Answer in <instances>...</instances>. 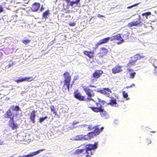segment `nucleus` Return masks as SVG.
I'll return each instance as SVG.
<instances>
[{
	"label": "nucleus",
	"mask_w": 157,
	"mask_h": 157,
	"mask_svg": "<svg viewBox=\"0 0 157 157\" xmlns=\"http://www.w3.org/2000/svg\"><path fill=\"white\" fill-rule=\"evenodd\" d=\"M3 10H0V13L2 12Z\"/></svg>",
	"instance_id": "obj_51"
},
{
	"label": "nucleus",
	"mask_w": 157,
	"mask_h": 157,
	"mask_svg": "<svg viewBox=\"0 0 157 157\" xmlns=\"http://www.w3.org/2000/svg\"><path fill=\"white\" fill-rule=\"evenodd\" d=\"M122 95L123 97L125 98H127V100H128L129 98H128V94L125 91H122Z\"/></svg>",
	"instance_id": "obj_29"
},
{
	"label": "nucleus",
	"mask_w": 157,
	"mask_h": 157,
	"mask_svg": "<svg viewBox=\"0 0 157 157\" xmlns=\"http://www.w3.org/2000/svg\"><path fill=\"white\" fill-rule=\"evenodd\" d=\"M141 21V16L140 15H138L136 21L128 23L127 26L128 27H130L133 26L140 25H142Z\"/></svg>",
	"instance_id": "obj_7"
},
{
	"label": "nucleus",
	"mask_w": 157,
	"mask_h": 157,
	"mask_svg": "<svg viewBox=\"0 0 157 157\" xmlns=\"http://www.w3.org/2000/svg\"><path fill=\"white\" fill-rule=\"evenodd\" d=\"M36 116V111L35 110H33L29 116L30 120L33 123H34L35 122V118Z\"/></svg>",
	"instance_id": "obj_19"
},
{
	"label": "nucleus",
	"mask_w": 157,
	"mask_h": 157,
	"mask_svg": "<svg viewBox=\"0 0 157 157\" xmlns=\"http://www.w3.org/2000/svg\"><path fill=\"white\" fill-rule=\"evenodd\" d=\"M87 105L88 106V107L91 109V110L95 112L98 107V106L97 107L94 106V103L93 102H87Z\"/></svg>",
	"instance_id": "obj_17"
},
{
	"label": "nucleus",
	"mask_w": 157,
	"mask_h": 157,
	"mask_svg": "<svg viewBox=\"0 0 157 157\" xmlns=\"http://www.w3.org/2000/svg\"><path fill=\"white\" fill-rule=\"evenodd\" d=\"M85 151V149H76L74 152V154L75 155H80L81 154L82 155H85V152H83Z\"/></svg>",
	"instance_id": "obj_20"
},
{
	"label": "nucleus",
	"mask_w": 157,
	"mask_h": 157,
	"mask_svg": "<svg viewBox=\"0 0 157 157\" xmlns=\"http://www.w3.org/2000/svg\"><path fill=\"white\" fill-rule=\"evenodd\" d=\"M50 12L49 10H46L44 12H43L42 14V17L45 18H48V16L49 15Z\"/></svg>",
	"instance_id": "obj_25"
},
{
	"label": "nucleus",
	"mask_w": 157,
	"mask_h": 157,
	"mask_svg": "<svg viewBox=\"0 0 157 157\" xmlns=\"http://www.w3.org/2000/svg\"><path fill=\"white\" fill-rule=\"evenodd\" d=\"M80 0H76L75 1H73L71 2V5L73 6L74 4H78L80 2Z\"/></svg>",
	"instance_id": "obj_33"
},
{
	"label": "nucleus",
	"mask_w": 157,
	"mask_h": 157,
	"mask_svg": "<svg viewBox=\"0 0 157 157\" xmlns=\"http://www.w3.org/2000/svg\"><path fill=\"white\" fill-rule=\"evenodd\" d=\"M47 118L48 117L47 116H45L44 117H40L39 118V122L41 123L45 119Z\"/></svg>",
	"instance_id": "obj_30"
},
{
	"label": "nucleus",
	"mask_w": 157,
	"mask_h": 157,
	"mask_svg": "<svg viewBox=\"0 0 157 157\" xmlns=\"http://www.w3.org/2000/svg\"><path fill=\"white\" fill-rule=\"evenodd\" d=\"M34 78H33L32 77H26L24 78H22L20 79H17L15 80V82H16L17 83H18L20 82L25 81L29 82L32 81Z\"/></svg>",
	"instance_id": "obj_12"
},
{
	"label": "nucleus",
	"mask_w": 157,
	"mask_h": 157,
	"mask_svg": "<svg viewBox=\"0 0 157 157\" xmlns=\"http://www.w3.org/2000/svg\"><path fill=\"white\" fill-rule=\"evenodd\" d=\"M111 38H112V39H111V41L115 40H119V41L117 42V43L118 44H121L124 42V40L122 38L121 34H117L116 35L112 36V37L111 38L108 37L100 40L96 44L95 47L97 48L100 45L108 43L109 40Z\"/></svg>",
	"instance_id": "obj_1"
},
{
	"label": "nucleus",
	"mask_w": 157,
	"mask_h": 157,
	"mask_svg": "<svg viewBox=\"0 0 157 157\" xmlns=\"http://www.w3.org/2000/svg\"><path fill=\"white\" fill-rule=\"evenodd\" d=\"M127 70L128 71H133V69H128Z\"/></svg>",
	"instance_id": "obj_43"
},
{
	"label": "nucleus",
	"mask_w": 157,
	"mask_h": 157,
	"mask_svg": "<svg viewBox=\"0 0 157 157\" xmlns=\"http://www.w3.org/2000/svg\"><path fill=\"white\" fill-rule=\"evenodd\" d=\"M135 84H134V83H133L132 85H130L129 86H126L125 88H126L127 89H128V88H129L132 87H135Z\"/></svg>",
	"instance_id": "obj_38"
},
{
	"label": "nucleus",
	"mask_w": 157,
	"mask_h": 157,
	"mask_svg": "<svg viewBox=\"0 0 157 157\" xmlns=\"http://www.w3.org/2000/svg\"><path fill=\"white\" fill-rule=\"evenodd\" d=\"M151 132H153V133H154V132H155V131H152Z\"/></svg>",
	"instance_id": "obj_50"
},
{
	"label": "nucleus",
	"mask_w": 157,
	"mask_h": 157,
	"mask_svg": "<svg viewBox=\"0 0 157 157\" xmlns=\"http://www.w3.org/2000/svg\"><path fill=\"white\" fill-rule=\"evenodd\" d=\"M0 10H3L2 7L0 5Z\"/></svg>",
	"instance_id": "obj_45"
},
{
	"label": "nucleus",
	"mask_w": 157,
	"mask_h": 157,
	"mask_svg": "<svg viewBox=\"0 0 157 157\" xmlns=\"http://www.w3.org/2000/svg\"><path fill=\"white\" fill-rule=\"evenodd\" d=\"M136 75V73L135 72L130 73V78H133Z\"/></svg>",
	"instance_id": "obj_31"
},
{
	"label": "nucleus",
	"mask_w": 157,
	"mask_h": 157,
	"mask_svg": "<svg viewBox=\"0 0 157 157\" xmlns=\"http://www.w3.org/2000/svg\"><path fill=\"white\" fill-rule=\"evenodd\" d=\"M93 18H94V19H95V18H94L93 17H91L90 20V21H91V20H92Z\"/></svg>",
	"instance_id": "obj_46"
},
{
	"label": "nucleus",
	"mask_w": 157,
	"mask_h": 157,
	"mask_svg": "<svg viewBox=\"0 0 157 157\" xmlns=\"http://www.w3.org/2000/svg\"><path fill=\"white\" fill-rule=\"evenodd\" d=\"M98 92L103 94L108 95H109V92L112 93V91L109 88H103L102 90H98Z\"/></svg>",
	"instance_id": "obj_14"
},
{
	"label": "nucleus",
	"mask_w": 157,
	"mask_h": 157,
	"mask_svg": "<svg viewBox=\"0 0 157 157\" xmlns=\"http://www.w3.org/2000/svg\"><path fill=\"white\" fill-rule=\"evenodd\" d=\"M122 66L117 64L112 69V73L113 74L119 73L122 71Z\"/></svg>",
	"instance_id": "obj_9"
},
{
	"label": "nucleus",
	"mask_w": 157,
	"mask_h": 157,
	"mask_svg": "<svg viewBox=\"0 0 157 157\" xmlns=\"http://www.w3.org/2000/svg\"><path fill=\"white\" fill-rule=\"evenodd\" d=\"M108 52L107 49L104 48L102 47L100 48V52L98 53L99 55V57H102L106 55Z\"/></svg>",
	"instance_id": "obj_11"
},
{
	"label": "nucleus",
	"mask_w": 157,
	"mask_h": 157,
	"mask_svg": "<svg viewBox=\"0 0 157 157\" xmlns=\"http://www.w3.org/2000/svg\"><path fill=\"white\" fill-rule=\"evenodd\" d=\"M50 107L51 111L53 112V114H54L55 115H57V111H56L54 105H51L50 106Z\"/></svg>",
	"instance_id": "obj_26"
},
{
	"label": "nucleus",
	"mask_w": 157,
	"mask_h": 157,
	"mask_svg": "<svg viewBox=\"0 0 157 157\" xmlns=\"http://www.w3.org/2000/svg\"><path fill=\"white\" fill-rule=\"evenodd\" d=\"M145 56L143 55H141L140 54H136L133 57L134 59L136 61L138 60L144 58Z\"/></svg>",
	"instance_id": "obj_21"
},
{
	"label": "nucleus",
	"mask_w": 157,
	"mask_h": 157,
	"mask_svg": "<svg viewBox=\"0 0 157 157\" xmlns=\"http://www.w3.org/2000/svg\"><path fill=\"white\" fill-rule=\"evenodd\" d=\"M98 142H94V144H87L85 146V154H86V157H91L90 155L93 154L91 151L95 150L98 147Z\"/></svg>",
	"instance_id": "obj_4"
},
{
	"label": "nucleus",
	"mask_w": 157,
	"mask_h": 157,
	"mask_svg": "<svg viewBox=\"0 0 157 157\" xmlns=\"http://www.w3.org/2000/svg\"><path fill=\"white\" fill-rule=\"evenodd\" d=\"M151 13L150 12H148L146 13H145L142 14V15L144 16H145L146 17V18H147V16L150 15Z\"/></svg>",
	"instance_id": "obj_32"
},
{
	"label": "nucleus",
	"mask_w": 157,
	"mask_h": 157,
	"mask_svg": "<svg viewBox=\"0 0 157 157\" xmlns=\"http://www.w3.org/2000/svg\"><path fill=\"white\" fill-rule=\"evenodd\" d=\"M13 110L18 111L20 110V109L18 106L17 105L14 107V105H12L11 107Z\"/></svg>",
	"instance_id": "obj_28"
},
{
	"label": "nucleus",
	"mask_w": 157,
	"mask_h": 157,
	"mask_svg": "<svg viewBox=\"0 0 157 157\" xmlns=\"http://www.w3.org/2000/svg\"><path fill=\"white\" fill-rule=\"evenodd\" d=\"M44 8L43 7V6H42V7H41V9H40V10H44Z\"/></svg>",
	"instance_id": "obj_47"
},
{
	"label": "nucleus",
	"mask_w": 157,
	"mask_h": 157,
	"mask_svg": "<svg viewBox=\"0 0 157 157\" xmlns=\"http://www.w3.org/2000/svg\"><path fill=\"white\" fill-rule=\"evenodd\" d=\"M8 125L13 130L17 129L18 127V124L15 123L13 117H12L11 119L9 120L8 122Z\"/></svg>",
	"instance_id": "obj_10"
},
{
	"label": "nucleus",
	"mask_w": 157,
	"mask_h": 157,
	"mask_svg": "<svg viewBox=\"0 0 157 157\" xmlns=\"http://www.w3.org/2000/svg\"><path fill=\"white\" fill-rule=\"evenodd\" d=\"M3 144V141L1 140H0V145H2Z\"/></svg>",
	"instance_id": "obj_44"
},
{
	"label": "nucleus",
	"mask_w": 157,
	"mask_h": 157,
	"mask_svg": "<svg viewBox=\"0 0 157 157\" xmlns=\"http://www.w3.org/2000/svg\"><path fill=\"white\" fill-rule=\"evenodd\" d=\"M40 5L39 3L38 2H35L33 5V7L34 8V10H39L40 7Z\"/></svg>",
	"instance_id": "obj_24"
},
{
	"label": "nucleus",
	"mask_w": 157,
	"mask_h": 157,
	"mask_svg": "<svg viewBox=\"0 0 157 157\" xmlns=\"http://www.w3.org/2000/svg\"><path fill=\"white\" fill-rule=\"evenodd\" d=\"M106 103V101L100 99H98V102H96V106H98V108L95 111V113H100V115L103 117L107 118L109 117L108 113L105 110L103 105Z\"/></svg>",
	"instance_id": "obj_2"
},
{
	"label": "nucleus",
	"mask_w": 157,
	"mask_h": 157,
	"mask_svg": "<svg viewBox=\"0 0 157 157\" xmlns=\"http://www.w3.org/2000/svg\"><path fill=\"white\" fill-rule=\"evenodd\" d=\"M126 37L127 38H128V35H126Z\"/></svg>",
	"instance_id": "obj_48"
},
{
	"label": "nucleus",
	"mask_w": 157,
	"mask_h": 157,
	"mask_svg": "<svg viewBox=\"0 0 157 157\" xmlns=\"http://www.w3.org/2000/svg\"><path fill=\"white\" fill-rule=\"evenodd\" d=\"M96 136L94 132L92 131L88 133L86 135L83 136L82 138L84 140H88L94 138Z\"/></svg>",
	"instance_id": "obj_15"
},
{
	"label": "nucleus",
	"mask_w": 157,
	"mask_h": 157,
	"mask_svg": "<svg viewBox=\"0 0 157 157\" xmlns=\"http://www.w3.org/2000/svg\"><path fill=\"white\" fill-rule=\"evenodd\" d=\"M75 24H76V23H75V22H73L70 23L69 24V25L71 26H74L75 25Z\"/></svg>",
	"instance_id": "obj_40"
},
{
	"label": "nucleus",
	"mask_w": 157,
	"mask_h": 157,
	"mask_svg": "<svg viewBox=\"0 0 157 157\" xmlns=\"http://www.w3.org/2000/svg\"><path fill=\"white\" fill-rule=\"evenodd\" d=\"M151 139H146V143L147 144V145H148L149 144H150L151 143Z\"/></svg>",
	"instance_id": "obj_37"
},
{
	"label": "nucleus",
	"mask_w": 157,
	"mask_h": 157,
	"mask_svg": "<svg viewBox=\"0 0 157 157\" xmlns=\"http://www.w3.org/2000/svg\"><path fill=\"white\" fill-rule=\"evenodd\" d=\"M33 11H37V10H33Z\"/></svg>",
	"instance_id": "obj_52"
},
{
	"label": "nucleus",
	"mask_w": 157,
	"mask_h": 157,
	"mask_svg": "<svg viewBox=\"0 0 157 157\" xmlns=\"http://www.w3.org/2000/svg\"><path fill=\"white\" fill-rule=\"evenodd\" d=\"M79 122L78 121H74L72 123V125L74 126L75 124H78Z\"/></svg>",
	"instance_id": "obj_39"
},
{
	"label": "nucleus",
	"mask_w": 157,
	"mask_h": 157,
	"mask_svg": "<svg viewBox=\"0 0 157 157\" xmlns=\"http://www.w3.org/2000/svg\"><path fill=\"white\" fill-rule=\"evenodd\" d=\"M89 126H89V127H88V128H89Z\"/></svg>",
	"instance_id": "obj_53"
},
{
	"label": "nucleus",
	"mask_w": 157,
	"mask_h": 157,
	"mask_svg": "<svg viewBox=\"0 0 157 157\" xmlns=\"http://www.w3.org/2000/svg\"><path fill=\"white\" fill-rule=\"evenodd\" d=\"M97 16L98 17H104V16L103 15H100V14H98Z\"/></svg>",
	"instance_id": "obj_42"
},
{
	"label": "nucleus",
	"mask_w": 157,
	"mask_h": 157,
	"mask_svg": "<svg viewBox=\"0 0 157 157\" xmlns=\"http://www.w3.org/2000/svg\"><path fill=\"white\" fill-rule=\"evenodd\" d=\"M103 73V72L101 70L95 71L91 76V81L94 82V81H97L98 79L101 77Z\"/></svg>",
	"instance_id": "obj_6"
},
{
	"label": "nucleus",
	"mask_w": 157,
	"mask_h": 157,
	"mask_svg": "<svg viewBox=\"0 0 157 157\" xmlns=\"http://www.w3.org/2000/svg\"><path fill=\"white\" fill-rule=\"evenodd\" d=\"M18 157H23V156H18Z\"/></svg>",
	"instance_id": "obj_49"
},
{
	"label": "nucleus",
	"mask_w": 157,
	"mask_h": 157,
	"mask_svg": "<svg viewBox=\"0 0 157 157\" xmlns=\"http://www.w3.org/2000/svg\"><path fill=\"white\" fill-rule=\"evenodd\" d=\"M12 113L10 109H8L4 115V118H9L11 119L13 116H12Z\"/></svg>",
	"instance_id": "obj_18"
},
{
	"label": "nucleus",
	"mask_w": 157,
	"mask_h": 157,
	"mask_svg": "<svg viewBox=\"0 0 157 157\" xmlns=\"http://www.w3.org/2000/svg\"><path fill=\"white\" fill-rule=\"evenodd\" d=\"M90 87L95 88L96 86L92 85H90L87 86H82V88L87 96V99L89 100H93L92 97L94 96L95 93L93 90L89 88Z\"/></svg>",
	"instance_id": "obj_5"
},
{
	"label": "nucleus",
	"mask_w": 157,
	"mask_h": 157,
	"mask_svg": "<svg viewBox=\"0 0 157 157\" xmlns=\"http://www.w3.org/2000/svg\"><path fill=\"white\" fill-rule=\"evenodd\" d=\"M99 125H97L94 127V130L93 132L96 136L99 135L104 129V127H102L101 128H99Z\"/></svg>",
	"instance_id": "obj_13"
},
{
	"label": "nucleus",
	"mask_w": 157,
	"mask_h": 157,
	"mask_svg": "<svg viewBox=\"0 0 157 157\" xmlns=\"http://www.w3.org/2000/svg\"><path fill=\"white\" fill-rule=\"evenodd\" d=\"M136 62V61L134 59L130 60L127 64V67H130L133 66L135 65Z\"/></svg>",
	"instance_id": "obj_22"
},
{
	"label": "nucleus",
	"mask_w": 157,
	"mask_h": 157,
	"mask_svg": "<svg viewBox=\"0 0 157 157\" xmlns=\"http://www.w3.org/2000/svg\"><path fill=\"white\" fill-rule=\"evenodd\" d=\"M139 4V3H136V4H135L133 5H132L131 6H128L127 7V9H131L132 7H135V6H137V5H138V4Z\"/></svg>",
	"instance_id": "obj_36"
},
{
	"label": "nucleus",
	"mask_w": 157,
	"mask_h": 157,
	"mask_svg": "<svg viewBox=\"0 0 157 157\" xmlns=\"http://www.w3.org/2000/svg\"><path fill=\"white\" fill-rule=\"evenodd\" d=\"M154 67H155L154 73H155L156 74H157V66H154Z\"/></svg>",
	"instance_id": "obj_41"
},
{
	"label": "nucleus",
	"mask_w": 157,
	"mask_h": 157,
	"mask_svg": "<svg viewBox=\"0 0 157 157\" xmlns=\"http://www.w3.org/2000/svg\"><path fill=\"white\" fill-rule=\"evenodd\" d=\"M30 40H22V42L25 44H26L29 43L30 42Z\"/></svg>",
	"instance_id": "obj_34"
},
{
	"label": "nucleus",
	"mask_w": 157,
	"mask_h": 157,
	"mask_svg": "<svg viewBox=\"0 0 157 157\" xmlns=\"http://www.w3.org/2000/svg\"><path fill=\"white\" fill-rule=\"evenodd\" d=\"M23 156V157H31L32 156H34L32 152L30 153L29 154L27 155Z\"/></svg>",
	"instance_id": "obj_35"
},
{
	"label": "nucleus",
	"mask_w": 157,
	"mask_h": 157,
	"mask_svg": "<svg viewBox=\"0 0 157 157\" xmlns=\"http://www.w3.org/2000/svg\"><path fill=\"white\" fill-rule=\"evenodd\" d=\"M106 104L108 105H110L112 106H113L114 105H116L117 104V102L116 100L113 99L110 100L109 102Z\"/></svg>",
	"instance_id": "obj_23"
},
{
	"label": "nucleus",
	"mask_w": 157,
	"mask_h": 157,
	"mask_svg": "<svg viewBox=\"0 0 157 157\" xmlns=\"http://www.w3.org/2000/svg\"><path fill=\"white\" fill-rule=\"evenodd\" d=\"M46 150L45 149L43 148L39 149L36 151L32 152L34 156L35 155L37 154H39L40 152H41L42 151H44Z\"/></svg>",
	"instance_id": "obj_27"
},
{
	"label": "nucleus",
	"mask_w": 157,
	"mask_h": 157,
	"mask_svg": "<svg viewBox=\"0 0 157 157\" xmlns=\"http://www.w3.org/2000/svg\"><path fill=\"white\" fill-rule=\"evenodd\" d=\"M74 97L80 101H84L86 100L85 96H82L78 90H76L74 93Z\"/></svg>",
	"instance_id": "obj_8"
},
{
	"label": "nucleus",
	"mask_w": 157,
	"mask_h": 157,
	"mask_svg": "<svg viewBox=\"0 0 157 157\" xmlns=\"http://www.w3.org/2000/svg\"><path fill=\"white\" fill-rule=\"evenodd\" d=\"M83 53L90 58L93 59L94 57V52L93 51H84Z\"/></svg>",
	"instance_id": "obj_16"
},
{
	"label": "nucleus",
	"mask_w": 157,
	"mask_h": 157,
	"mask_svg": "<svg viewBox=\"0 0 157 157\" xmlns=\"http://www.w3.org/2000/svg\"><path fill=\"white\" fill-rule=\"evenodd\" d=\"M64 78V84L62 86V89L63 91L66 90L67 89L68 91L70 90V86L72 87V84L70 85L71 81V76L69 72H65L63 74Z\"/></svg>",
	"instance_id": "obj_3"
}]
</instances>
